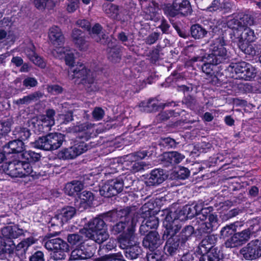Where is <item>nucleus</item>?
<instances>
[{
  "mask_svg": "<svg viewBox=\"0 0 261 261\" xmlns=\"http://www.w3.org/2000/svg\"><path fill=\"white\" fill-rule=\"evenodd\" d=\"M52 54L56 58L64 59L66 64L70 67L68 70V76L70 79H81L82 83L88 92L98 90V88L94 82V73L87 69L82 64L74 67V54L68 47H57L53 50Z\"/></svg>",
  "mask_w": 261,
  "mask_h": 261,
  "instance_id": "nucleus-1",
  "label": "nucleus"
},
{
  "mask_svg": "<svg viewBox=\"0 0 261 261\" xmlns=\"http://www.w3.org/2000/svg\"><path fill=\"white\" fill-rule=\"evenodd\" d=\"M151 210V208H148L147 204H145L139 211H138L135 207H127L123 209H120L119 210H116L110 212L103 215V217L107 221H119V222L113 225L110 229L112 233H113L114 234H117L118 233L123 232L125 228H127V229L129 226H130V222L132 221V219H130L128 220V219H125L126 218V216H123L121 218L117 217L116 218H113L112 217V213L114 212H118L125 210H127L128 211H129V213H130V212H135L134 215H133V216H132L131 217L136 218L138 222V219L139 218L140 216L142 218H145V217H147L148 215H150Z\"/></svg>",
  "mask_w": 261,
  "mask_h": 261,
  "instance_id": "nucleus-2",
  "label": "nucleus"
},
{
  "mask_svg": "<svg viewBox=\"0 0 261 261\" xmlns=\"http://www.w3.org/2000/svg\"><path fill=\"white\" fill-rule=\"evenodd\" d=\"M4 171L12 177L30 176L33 178H38L41 176L40 173L33 170L29 163L19 160L6 163L4 165Z\"/></svg>",
  "mask_w": 261,
  "mask_h": 261,
  "instance_id": "nucleus-3",
  "label": "nucleus"
},
{
  "mask_svg": "<svg viewBox=\"0 0 261 261\" xmlns=\"http://www.w3.org/2000/svg\"><path fill=\"white\" fill-rule=\"evenodd\" d=\"M134 212H130L127 210L120 211L118 212H114L112 213V217L113 218L117 217H122L123 216H126L125 219H132L130 222V226H129L127 229L126 231L120 235L119 238V243L120 247L125 250L128 247H132L134 245V243H136L135 241V227L137 223V220L136 218H132L131 217L134 215Z\"/></svg>",
  "mask_w": 261,
  "mask_h": 261,
  "instance_id": "nucleus-4",
  "label": "nucleus"
},
{
  "mask_svg": "<svg viewBox=\"0 0 261 261\" xmlns=\"http://www.w3.org/2000/svg\"><path fill=\"white\" fill-rule=\"evenodd\" d=\"M232 78L250 81L256 75V70L251 64L245 62L230 64L227 68Z\"/></svg>",
  "mask_w": 261,
  "mask_h": 261,
  "instance_id": "nucleus-5",
  "label": "nucleus"
},
{
  "mask_svg": "<svg viewBox=\"0 0 261 261\" xmlns=\"http://www.w3.org/2000/svg\"><path fill=\"white\" fill-rule=\"evenodd\" d=\"M64 136L61 133H50L45 136L39 137L32 142L33 146L36 148L45 150H56L60 147L64 141Z\"/></svg>",
  "mask_w": 261,
  "mask_h": 261,
  "instance_id": "nucleus-6",
  "label": "nucleus"
},
{
  "mask_svg": "<svg viewBox=\"0 0 261 261\" xmlns=\"http://www.w3.org/2000/svg\"><path fill=\"white\" fill-rule=\"evenodd\" d=\"M44 246L48 250L52 251L51 258L55 260L64 259L66 252L69 251L68 244L62 239L57 238L44 240Z\"/></svg>",
  "mask_w": 261,
  "mask_h": 261,
  "instance_id": "nucleus-7",
  "label": "nucleus"
},
{
  "mask_svg": "<svg viewBox=\"0 0 261 261\" xmlns=\"http://www.w3.org/2000/svg\"><path fill=\"white\" fill-rule=\"evenodd\" d=\"M225 45L223 38L219 37L214 40L210 48L211 53L207 55L208 60L214 64H219L226 60L229 55Z\"/></svg>",
  "mask_w": 261,
  "mask_h": 261,
  "instance_id": "nucleus-8",
  "label": "nucleus"
},
{
  "mask_svg": "<svg viewBox=\"0 0 261 261\" xmlns=\"http://www.w3.org/2000/svg\"><path fill=\"white\" fill-rule=\"evenodd\" d=\"M253 22L249 15L243 13L238 14L234 18L229 19L227 22V25L232 31L231 37L236 38L237 34L242 32L244 27L252 24Z\"/></svg>",
  "mask_w": 261,
  "mask_h": 261,
  "instance_id": "nucleus-9",
  "label": "nucleus"
},
{
  "mask_svg": "<svg viewBox=\"0 0 261 261\" xmlns=\"http://www.w3.org/2000/svg\"><path fill=\"white\" fill-rule=\"evenodd\" d=\"M123 188V181L121 178L108 180L100 189L99 193L105 197H110L120 193Z\"/></svg>",
  "mask_w": 261,
  "mask_h": 261,
  "instance_id": "nucleus-10",
  "label": "nucleus"
},
{
  "mask_svg": "<svg viewBox=\"0 0 261 261\" xmlns=\"http://www.w3.org/2000/svg\"><path fill=\"white\" fill-rule=\"evenodd\" d=\"M123 188V181L121 178L108 180L100 189L99 193L105 197H110L120 193Z\"/></svg>",
  "mask_w": 261,
  "mask_h": 261,
  "instance_id": "nucleus-11",
  "label": "nucleus"
},
{
  "mask_svg": "<svg viewBox=\"0 0 261 261\" xmlns=\"http://www.w3.org/2000/svg\"><path fill=\"white\" fill-rule=\"evenodd\" d=\"M240 253L247 260H254L261 257V239L248 243L241 249Z\"/></svg>",
  "mask_w": 261,
  "mask_h": 261,
  "instance_id": "nucleus-12",
  "label": "nucleus"
},
{
  "mask_svg": "<svg viewBox=\"0 0 261 261\" xmlns=\"http://www.w3.org/2000/svg\"><path fill=\"white\" fill-rule=\"evenodd\" d=\"M89 146L86 143L81 142L69 148L62 150L58 155L63 160L73 159L86 152Z\"/></svg>",
  "mask_w": 261,
  "mask_h": 261,
  "instance_id": "nucleus-13",
  "label": "nucleus"
},
{
  "mask_svg": "<svg viewBox=\"0 0 261 261\" xmlns=\"http://www.w3.org/2000/svg\"><path fill=\"white\" fill-rule=\"evenodd\" d=\"M93 250V247L85 245L76 247V248L71 252L69 260L74 261L89 258L94 254Z\"/></svg>",
  "mask_w": 261,
  "mask_h": 261,
  "instance_id": "nucleus-14",
  "label": "nucleus"
},
{
  "mask_svg": "<svg viewBox=\"0 0 261 261\" xmlns=\"http://www.w3.org/2000/svg\"><path fill=\"white\" fill-rule=\"evenodd\" d=\"M55 111L53 109H49L46 111L45 115L41 116L38 121V125H41L39 132H45L49 130L51 126L55 124Z\"/></svg>",
  "mask_w": 261,
  "mask_h": 261,
  "instance_id": "nucleus-15",
  "label": "nucleus"
},
{
  "mask_svg": "<svg viewBox=\"0 0 261 261\" xmlns=\"http://www.w3.org/2000/svg\"><path fill=\"white\" fill-rule=\"evenodd\" d=\"M23 52L30 61L33 62L35 65L41 68L45 67V62L36 53L35 46L32 42H28L25 46L23 47Z\"/></svg>",
  "mask_w": 261,
  "mask_h": 261,
  "instance_id": "nucleus-16",
  "label": "nucleus"
},
{
  "mask_svg": "<svg viewBox=\"0 0 261 261\" xmlns=\"http://www.w3.org/2000/svg\"><path fill=\"white\" fill-rule=\"evenodd\" d=\"M162 243L163 241L156 231H150L143 241V246L150 250L158 248Z\"/></svg>",
  "mask_w": 261,
  "mask_h": 261,
  "instance_id": "nucleus-17",
  "label": "nucleus"
},
{
  "mask_svg": "<svg viewBox=\"0 0 261 261\" xmlns=\"http://www.w3.org/2000/svg\"><path fill=\"white\" fill-rule=\"evenodd\" d=\"M2 235L4 240L17 239L24 234L26 231L19 228L17 225H9L2 229Z\"/></svg>",
  "mask_w": 261,
  "mask_h": 261,
  "instance_id": "nucleus-18",
  "label": "nucleus"
},
{
  "mask_svg": "<svg viewBox=\"0 0 261 261\" xmlns=\"http://www.w3.org/2000/svg\"><path fill=\"white\" fill-rule=\"evenodd\" d=\"M48 38L50 42L55 46H60L64 43V37L61 30L57 26H53L49 30Z\"/></svg>",
  "mask_w": 261,
  "mask_h": 261,
  "instance_id": "nucleus-19",
  "label": "nucleus"
},
{
  "mask_svg": "<svg viewBox=\"0 0 261 261\" xmlns=\"http://www.w3.org/2000/svg\"><path fill=\"white\" fill-rule=\"evenodd\" d=\"M231 39L233 42H252L256 39V36L254 34V31L248 28L247 26L244 27L243 31L237 34V37L233 38L231 36Z\"/></svg>",
  "mask_w": 261,
  "mask_h": 261,
  "instance_id": "nucleus-20",
  "label": "nucleus"
},
{
  "mask_svg": "<svg viewBox=\"0 0 261 261\" xmlns=\"http://www.w3.org/2000/svg\"><path fill=\"white\" fill-rule=\"evenodd\" d=\"M94 126L95 124L91 123H83L74 126L73 130L81 134L79 135V137L88 140L94 132Z\"/></svg>",
  "mask_w": 261,
  "mask_h": 261,
  "instance_id": "nucleus-21",
  "label": "nucleus"
},
{
  "mask_svg": "<svg viewBox=\"0 0 261 261\" xmlns=\"http://www.w3.org/2000/svg\"><path fill=\"white\" fill-rule=\"evenodd\" d=\"M162 156V161L166 166L178 164L185 158V155L176 151L165 152Z\"/></svg>",
  "mask_w": 261,
  "mask_h": 261,
  "instance_id": "nucleus-22",
  "label": "nucleus"
},
{
  "mask_svg": "<svg viewBox=\"0 0 261 261\" xmlns=\"http://www.w3.org/2000/svg\"><path fill=\"white\" fill-rule=\"evenodd\" d=\"M164 225L166 227V229L164 231L163 238L168 239V238H177L178 237L176 236V234L179 231L181 227V225L178 222L176 221H167L165 219L164 222Z\"/></svg>",
  "mask_w": 261,
  "mask_h": 261,
  "instance_id": "nucleus-23",
  "label": "nucleus"
},
{
  "mask_svg": "<svg viewBox=\"0 0 261 261\" xmlns=\"http://www.w3.org/2000/svg\"><path fill=\"white\" fill-rule=\"evenodd\" d=\"M85 228L87 229L88 233H89V232H93L106 229L107 226L103 218L98 217L90 221L85 226Z\"/></svg>",
  "mask_w": 261,
  "mask_h": 261,
  "instance_id": "nucleus-24",
  "label": "nucleus"
},
{
  "mask_svg": "<svg viewBox=\"0 0 261 261\" xmlns=\"http://www.w3.org/2000/svg\"><path fill=\"white\" fill-rule=\"evenodd\" d=\"M23 150V142L18 139L10 141L4 147V152L6 154L21 153Z\"/></svg>",
  "mask_w": 261,
  "mask_h": 261,
  "instance_id": "nucleus-25",
  "label": "nucleus"
},
{
  "mask_svg": "<svg viewBox=\"0 0 261 261\" xmlns=\"http://www.w3.org/2000/svg\"><path fill=\"white\" fill-rule=\"evenodd\" d=\"M166 178L167 175L163 169H155L151 172L148 182L151 186L159 185L162 183Z\"/></svg>",
  "mask_w": 261,
  "mask_h": 261,
  "instance_id": "nucleus-26",
  "label": "nucleus"
},
{
  "mask_svg": "<svg viewBox=\"0 0 261 261\" xmlns=\"http://www.w3.org/2000/svg\"><path fill=\"white\" fill-rule=\"evenodd\" d=\"M76 212L74 207L67 206L62 208L60 212L56 215L55 218L60 220L61 223L64 224L71 219L75 215Z\"/></svg>",
  "mask_w": 261,
  "mask_h": 261,
  "instance_id": "nucleus-27",
  "label": "nucleus"
},
{
  "mask_svg": "<svg viewBox=\"0 0 261 261\" xmlns=\"http://www.w3.org/2000/svg\"><path fill=\"white\" fill-rule=\"evenodd\" d=\"M188 219L187 215L184 211V207L178 208L174 212L171 211L166 216V221H176L179 223V221H184Z\"/></svg>",
  "mask_w": 261,
  "mask_h": 261,
  "instance_id": "nucleus-28",
  "label": "nucleus"
},
{
  "mask_svg": "<svg viewBox=\"0 0 261 261\" xmlns=\"http://www.w3.org/2000/svg\"><path fill=\"white\" fill-rule=\"evenodd\" d=\"M84 188L83 183L79 180H73L67 183L64 188L65 192L69 196L78 194Z\"/></svg>",
  "mask_w": 261,
  "mask_h": 261,
  "instance_id": "nucleus-29",
  "label": "nucleus"
},
{
  "mask_svg": "<svg viewBox=\"0 0 261 261\" xmlns=\"http://www.w3.org/2000/svg\"><path fill=\"white\" fill-rule=\"evenodd\" d=\"M192 61L193 62H204L202 66V70L203 72L206 74L210 75L213 73V67L214 65L217 64H214L208 60V56L204 57H194L192 58Z\"/></svg>",
  "mask_w": 261,
  "mask_h": 261,
  "instance_id": "nucleus-30",
  "label": "nucleus"
},
{
  "mask_svg": "<svg viewBox=\"0 0 261 261\" xmlns=\"http://www.w3.org/2000/svg\"><path fill=\"white\" fill-rule=\"evenodd\" d=\"M42 96V93L40 92L37 91L25 96L22 98H19L14 100V103L18 106L23 105H28L32 101H37Z\"/></svg>",
  "mask_w": 261,
  "mask_h": 261,
  "instance_id": "nucleus-31",
  "label": "nucleus"
},
{
  "mask_svg": "<svg viewBox=\"0 0 261 261\" xmlns=\"http://www.w3.org/2000/svg\"><path fill=\"white\" fill-rule=\"evenodd\" d=\"M179 239L176 238H168L164 247L166 253L173 255L176 253L179 247Z\"/></svg>",
  "mask_w": 261,
  "mask_h": 261,
  "instance_id": "nucleus-32",
  "label": "nucleus"
},
{
  "mask_svg": "<svg viewBox=\"0 0 261 261\" xmlns=\"http://www.w3.org/2000/svg\"><path fill=\"white\" fill-rule=\"evenodd\" d=\"M87 236L98 244L102 243L108 240L109 237L107 228L100 231H96L93 232H89V233L87 234Z\"/></svg>",
  "mask_w": 261,
  "mask_h": 261,
  "instance_id": "nucleus-33",
  "label": "nucleus"
},
{
  "mask_svg": "<svg viewBox=\"0 0 261 261\" xmlns=\"http://www.w3.org/2000/svg\"><path fill=\"white\" fill-rule=\"evenodd\" d=\"M174 5L179 14L187 15L191 13V7L188 0H174Z\"/></svg>",
  "mask_w": 261,
  "mask_h": 261,
  "instance_id": "nucleus-34",
  "label": "nucleus"
},
{
  "mask_svg": "<svg viewBox=\"0 0 261 261\" xmlns=\"http://www.w3.org/2000/svg\"><path fill=\"white\" fill-rule=\"evenodd\" d=\"M124 254L127 259H135L141 255L142 249L138 244L134 243V245L124 251Z\"/></svg>",
  "mask_w": 261,
  "mask_h": 261,
  "instance_id": "nucleus-35",
  "label": "nucleus"
},
{
  "mask_svg": "<svg viewBox=\"0 0 261 261\" xmlns=\"http://www.w3.org/2000/svg\"><path fill=\"white\" fill-rule=\"evenodd\" d=\"M140 111L149 113L156 111L158 109L157 100L150 99L147 101H142L139 105Z\"/></svg>",
  "mask_w": 261,
  "mask_h": 261,
  "instance_id": "nucleus-36",
  "label": "nucleus"
},
{
  "mask_svg": "<svg viewBox=\"0 0 261 261\" xmlns=\"http://www.w3.org/2000/svg\"><path fill=\"white\" fill-rule=\"evenodd\" d=\"M13 133L15 138L21 140L22 142L28 140L31 134L28 128L21 126L16 127L13 130Z\"/></svg>",
  "mask_w": 261,
  "mask_h": 261,
  "instance_id": "nucleus-37",
  "label": "nucleus"
},
{
  "mask_svg": "<svg viewBox=\"0 0 261 261\" xmlns=\"http://www.w3.org/2000/svg\"><path fill=\"white\" fill-rule=\"evenodd\" d=\"M207 33V31L198 24L193 25L191 28V36L195 39L203 38Z\"/></svg>",
  "mask_w": 261,
  "mask_h": 261,
  "instance_id": "nucleus-38",
  "label": "nucleus"
},
{
  "mask_svg": "<svg viewBox=\"0 0 261 261\" xmlns=\"http://www.w3.org/2000/svg\"><path fill=\"white\" fill-rule=\"evenodd\" d=\"M102 27L99 23H96L90 32V35L96 42H100L105 39L106 35L102 32Z\"/></svg>",
  "mask_w": 261,
  "mask_h": 261,
  "instance_id": "nucleus-39",
  "label": "nucleus"
},
{
  "mask_svg": "<svg viewBox=\"0 0 261 261\" xmlns=\"http://www.w3.org/2000/svg\"><path fill=\"white\" fill-rule=\"evenodd\" d=\"M251 42H238L237 45L239 48L245 54L255 56L257 54L254 45L251 44Z\"/></svg>",
  "mask_w": 261,
  "mask_h": 261,
  "instance_id": "nucleus-40",
  "label": "nucleus"
},
{
  "mask_svg": "<svg viewBox=\"0 0 261 261\" xmlns=\"http://www.w3.org/2000/svg\"><path fill=\"white\" fill-rule=\"evenodd\" d=\"M195 227H196V230L201 235L211 233L213 230L212 226L208 225L207 222H204V220H197Z\"/></svg>",
  "mask_w": 261,
  "mask_h": 261,
  "instance_id": "nucleus-41",
  "label": "nucleus"
},
{
  "mask_svg": "<svg viewBox=\"0 0 261 261\" xmlns=\"http://www.w3.org/2000/svg\"><path fill=\"white\" fill-rule=\"evenodd\" d=\"M220 259L219 252L216 248L212 249L199 257V261H219Z\"/></svg>",
  "mask_w": 261,
  "mask_h": 261,
  "instance_id": "nucleus-42",
  "label": "nucleus"
},
{
  "mask_svg": "<svg viewBox=\"0 0 261 261\" xmlns=\"http://www.w3.org/2000/svg\"><path fill=\"white\" fill-rule=\"evenodd\" d=\"M68 242L72 246L79 247L85 245L83 237L78 233H71L67 236Z\"/></svg>",
  "mask_w": 261,
  "mask_h": 261,
  "instance_id": "nucleus-43",
  "label": "nucleus"
},
{
  "mask_svg": "<svg viewBox=\"0 0 261 261\" xmlns=\"http://www.w3.org/2000/svg\"><path fill=\"white\" fill-rule=\"evenodd\" d=\"M194 231V227L191 225L186 226L182 229L178 238L181 244L185 243L190 238Z\"/></svg>",
  "mask_w": 261,
  "mask_h": 261,
  "instance_id": "nucleus-44",
  "label": "nucleus"
},
{
  "mask_svg": "<svg viewBox=\"0 0 261 261\" xmlns=\"http://www.w3.org/2000/svg\"><path fill=\"white\" fill-rule=\"evenodd\" d=\"M105 12L113 18H118L119 7L118 6L112 4H104L102 6Z\"/></svg>",
  "mask_w": 261,
  "mask_h": 261,
  "instance_id": "nucleus-45",
  "label": "nucleus"
},
{
  "mask_svg": "<svg viewBox=\"0 0 261 261\" xmlns=\"http://www.w3.org/2000/svg\"><path fill=\"white\" fill-rule=\"evenodd\" d=\"M35 243V240L33 237H30L21 242L16 246L15 252L21 251V253H25L28 247Z\"/></svg>",
  "mask_w": 261,
  "mask_h": 261,
  "instance_id": "nucleus-46",
  "label": "nucleus"
},
{
  "mask_svg": "<svg viewBox=\"0 0 261 261\" xmlns=\"http://www.w3.org/2000/svg\"><path fill=\"white\" fill-rule=\"evenodd\" d=\"M164 14L169 17H174L179 14L174 2L172 4H167L163 8Z\"/></svg>",
  "mask_w": 261,
  "mask_h": 261,
  "instance_id": "nucleus-47",
  "label": "nucleus"
},
{
  "mask_svg": "<svg viewBox=\"0 0 261 261\" xmlns=\"http://www.w3.org/2000/svg\"><path fill=\"white\" fill-rule=\"evenodd\" d=\"M22 156L26 159L28 163L36 162L39 160L41 155L39 153L31 150H26L22 152Z\"/></svg>",
  "mask_w": 261,
  "mask_h": 261,
  "instance_id": "nucleus-48",
  "label": "nucleus"
},
{
  "mask_svg": "<svg viewBox=\"0 0 261 261\" xmlns=\"http://www.w3.org/2000/svg\"><path fill=\"white\" fill-rule=\"evenodd\" d=\"M2 245L3 246L2 250L6 253L10 254L15 252L16 245L12 240L5 239Z\"/></svg>",
  "mask_w": 261,
  "mask_h": 261,
  "instance_id": "nucleus-49",
  "label": "nucleus"
},
{
  "mask_svg": "<svg viewBox=\"0 0 261 261\" xmlns=\"http://www.w3.org/2000/svg\"><path fill=\"white\" fill-rule=\"evenodd\" d=\"M81 203L90 204L94 199L93 193L88 191H84L79 194Z\"/></svg>",
  "mask_w": 261,
  "mask_h": 261,
  "instance_id": "nucleus-50",
  "label": "nucleus"
},
{
  "mask_svg": "<svg viewBox=\"0 0 261 261\" xmlns=\"http://www.w3.org/2000/svg\"><path fill=\"white\" fill-rule=\"evenodd\" d=\"M35 7L38 9H43L45 7L51 9L55 5L54 0H34Z\"/></svg>",
  "mask_w": 261,
  "mask_h": 261,
  "instance_id": "nucleus-51",
  "label": "nucleus"
},
{
  "mask_svg": "<svg viewBox=\"0 0 261 261\" xmlns=\"http://www.w3.org/2000/svg\"><path fill=\"white\" fill-rule=\"evenodd\" d=\"M214 248H212V246H211V245L207 243V241L203 239L198 247L197 252L201 255L206 254L211 250Z\"/></svg>",
  "mask_w": 261,
  "mask_h": 261,
  "instance_id": "nucleus-52",
  "label": "nucleus"
},
{
  "mask_svg": "<svg viewBox=\"0 0 261 261\" xmlns=\"http://www.w3.org/2000/svg\"><path fill=\"white\" fill-rule=\"evenodd\" d=\"M109 60L113 63L118 62L121 59V55L118 48H112L109 51Z\"/></svg>",
  "mask_w": 261,
  "mask_h": 261,
  "instance_id": "nucleus-53",
  "label": "nucleus"
},
{
  "mask_svg": "<svg viewBox=\"0 0 261 261\" xmlns=\"http://www.w3.org/2000/svg\"><path fill=\"white\" fill-rule=\"evenodd\" d=\"M225 244L228 248L236 247L241 245L237 233H233L232 236L228 239Z\"/></svg>",
  "mask_w": 261,
  "mask_h": 261,
  "instance_id": "nucleus-54",
  "label": "nucleus"
},
{
  "mask_svg": "<svg viewBox=\"0 0 261 261\" xmlns=\"http://www.w3.org/2000/svg\"><path fill=\"white\" fill-rule=\"evenodd\" d=\"M252 233L253 232L250 229V228L244 230L241 232L237 233L241 244L242 245L243 243L248 240L250 238V236L252 234Z\"/></svg>",
  "mask_w": 261,
  "mask_h": 261,
  "instance_id": "nucleus-55",
  "label": "nucleus"
},
{
  "mask_svg": "<svg viewBox=\"0 0 261 261\" xmlns=\"http://www.w3.org/2000/svg\"><path fill=\"white\" fill-rule=\"evenodd\" d=\"M73 43L80 50H86L88 48L89 44L88 41L86 40L85 36L73 42Z\"/></svg>",
  "mask_w": 261,
  "mask_h": 261,
  "instance_id": "nucleus-56",
  "label": "nucleus"
},
{
  "mask_svg": "<svg viewBox=\"0 0 261 261\" xmlns=\"http://www.w3.org/2000/svg\"><path fill=\"white\" fill-rule=\"evenodd\" d=\"M148 261H164V255L160 252H152L147 255Z\"/></svg>",
  "mask_w": 261,
  "mask_h": 261,
  "instance_id": "nucleus-57",
  "label": "nucleus"
},
{
  "mask_svg": "<svg viewBox=\"0 0 261 261\" xmlns=\"http://www.w3.org/2000/svg\"><path fill=\"white\" fill-rule=\"evenodd\" d=\"M234 233V230L233 228V225H227L223 227L220 231L222 238L225 239L228 238Z\"/></svg>",
  "mask_w": 261,
  "mask_h": 261,
  "instance_id": "nucleus-58",
  "label": "nucleus"
},
{
  "mask_svg": "<svg viewBox=\"0 0 261 261\" xmlns=\"http://www.w3.org/2000/svg\"><path fill=\"white\" fill-rule=\"evenodd\" d=\"M92 117L95 121H99L101 120L104 115V110L100 107H95L92 113Z\"/></svg>",
  "mask_w": 261,
  "mask_h": 261,
  "instance_id": "nucleus-59",
  "label": "nucleus"
},
{
  "mask_svg": "<svg viewBox=\"0 0 261 261\" xmlns=\"http://www.w3.org/2000/svg\"><path fill=\"white\" fill-rule=\"evenodd\" d=\"M222 9V5H221V3L218 0H214L211 5L208 7L206 11L208 12H215L218 11H221Z\"/></svg>",
  "mask_w": 261,
  "mask_h": 261,
  "instance_id": "nucleus-60",
  "label": "nucleus"
},
{
  "mask_svg": "<svg viewBox=\"0 0 261 261\" xmlns=\"http://www.w3.org/2000/svg\"><path fill=\"white\" fill-rule=\"evenodd\" d=\"M69 3L67 5L66 10L69 13H73L79 7V0H67Z\"/></svg>",
  "mask_w": 261,
  "mask_h": 261,
  "instance_id": "nucleus-61",
  "label": "nucleus"
},
{
  "mask_svg": "<svg viewBox=\"0 0 261 261\" xmlns=\"http://www.w3.org/2000/svg\"><path fill=\"white\" fill-rule=\"evenodd\" d=\"M11 130V123L8 121L0 122V138Z\"/></svg>",
  "mask_w": 261,
  "mask_h": 261,
  "instance_id": "nucleus-62",
  "label": "nucleus"
},
{
  "mask_svg": "<svg viewBox=\"0 0 261 261\" xmlns=\"http://www.w3.org/2000/svg\"><path fill=\"white\" fill-rule=\"evenodd\" d=\"M146 164L143 162H132V165L130 167V170L133 172H137L144 169Z\"/></svg>",
  "mask_w": 261,
  "mask_h": 261,
  "instance_id": "nucleus-63",
  "label": "nucleus"
},
{
  "mask_svg": "<svg viewBox=\"0 0 261 261\" xmlns=\"http://www.w3.org/2000/svg\"><path fill=\"white\" fill-rule=\"evenodd\" d=\"M30 261H44L43 253L41 251H37L29 257Z\"/></svg>",
  "mask_w": 261,
  "mask_h": 261,
  "instance_id": "nucleus-64",
  "label": "nucleus"
}]
</instances>
